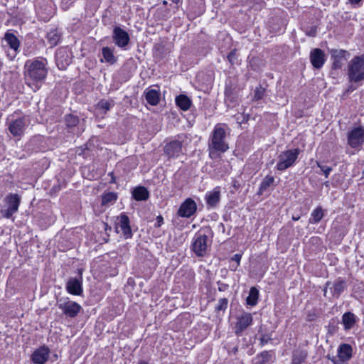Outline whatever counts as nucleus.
Returning a JSON list of instances; mask_svg holds the SVG:
<instances>
[{
	"label": "nucleus",
	"instance_id": "e433bc0d",
	"mask_svg": "<svg viewBox=\"0 0 364 364\" xmlns=\"http://www.w3.org/2000/svg\"><path fill=\"white\" fill-rule=\"evenodd\" d=\"M228 300L225 298L220 299L218 301V304L215 307L217 311H225L228 307Z\"/></svg>",
	"mask_w": 364,
	"mask_h": 364
},
{
	"label": "nucleus",
	"instance_id": "dca6fc26",
	"mask_svg": "<svg viewBox=\"0 0 364 364\" xmlns=\"http://www.w3.org/2000/svg\"><path fill=\"white\" fill-rule=\"evenodd\" d=\"M50 350L46 346L36 348L31 355V360L34 364H46L48 360Z\"/></svg>",
	"mask_w": 364,
	"mask_h": 364
},
{
	"label": "nucleus",
	"instance_id": "49530a36",
	"mask_svg": "<svg viewBox=\"0 0 364 364\" xmlns=\"http://www.w3.org/2000/svg\"><path fill=\"white\" fill-rule=\"evenodd\" d=\"M355 89H356V87H354L353 85H351L348 87V89H346V92L350 93V92H353V90H355Z\"/></svg>",
	"mask_w": 364,
	"mask_h": 364
},
{
	"label": "nucleus",
	"instance_id": "9b49d317",
	"mask_svg": "<svg viewBox=\"0 0 364 364\" xmlns=\"http://www.w3.org/2000/svg\"><path fill=\"white\" fill-rule=\"evenodd\" d=\"M197 204L191 198H186L180 205L177 215L181 218H189L197 211Z\"/></svg>",
	"mask_w": 364,
	"mask_h": 364
},
{
	"label": "nucleus",
	"instance_id": "c9c22d12",
	"mask_svg": "<svg viewBox=\"0 0 364 364\" xmlns=\"http://www.w3.org/2000/svg\"><path fill=\"white\" fill-rule=\"evenodd\" d=\"M65 121L68 127H74L78 122V118L73 114H67L65 117Z\"/></svg>",
	"mask_w": 364,
	"mask_h": 364
},
{
	"label": "nucleus",
	"instance_id": "7ed1b4c3",
	"mask_svg": "<svg viewBox=\"0 0 364 364\" xmlns=\"http://www.w3.org/2000/svg\"><path fill=\"white\" fill-rule=\"evenodd\" d=\"M347 76L349 82L362 84L364 81V55L354 56L348 62Z\"/></svg>",
	"mask_w": 364,
	"mask_h": 364
},
{
	"label": "nucleus",
	"instance_id": "13d9d810",
	"mask_svg": "<svg viewBox=\"0 0 364 364\" xmlns=\"http://www.w3.org/2000/svg\"><path fill=\"white\" fill-rule=\"evenodd\" d=\"M325 185H326V186H328V182H326V183H325Z\"/></svg>",
	"mask_w": 364,
	"mask_h": 364
},
{
	"label": "nucleus",
	"instance_id": "c756f323",
	"mask_svg": "<svg viewBox=\"0 0 364 364\" xmlns=\"http://www.w3.org/2000/svg\"><path fill=\"white\" fill-rule=\"evenodd\" d=\"M102 54L105 62L110 64L116 63L117 58L114 55V50L112 48L107 46L102 48Z\"/></svg>",
	"mask_w": 364,
	"mask_h": 364
},
{
	"label": "nucleus",
	"instance_id": "20e7f679",
	"mask_svg": "<svg viewBox=\"0 0 364 364\" xmlns=\"http://www.w3.org/2000/svg\"><path fill=\"white\" fill-rule=\"evenodd\" d=\"M211 245V240L202 232H196L191 243V250L198 257H204L207 255L208 248Z\"/></svg>",
	"mask_w": 364,
	"mask_h": 364
},
{
	"label": "nucleus",
	"instance_id": "09e8293b",
	"mask_svg": "<svg viewBox=\"0 0 364 364\" xmlns=\"http://www.w3.org/2000/svg\"><path fill=\"white\" fill-rule=\"evenodd\" d=\"M299 218H300L299 216H294V215L292 216V220H295V221L299 220Z\"/></svg>",
	"mask_w": 364,
	"mask_h": 364
},
{
	"label": "nucleus",
	"instance_id": "6e6d98bb",
	"mask_svg": "<svg viewBox=\"0 0 364 364\" xmlns=\"http://www.w3.org/2000/svg\"><path fill=\"white\" fill-rule=\"evenodd\" d=\"M223 289V287H219V290L222 291Z\"/></svg>",
	"mask_w": 364,
	"mask_h": 364
},
{
	"label": "nucleus",
	"instance_id": "2eb2a0df",
	"mask_svg": "<svg viewBox=\"0 0 364 364\" xmlns=\"http://www.w3.org/2000/svg\"><path fill=\"white\" fill-rule=\"evenodd\" d=\"M353 348L347 343L341 344L338 348V358H333L332 361L334 364H344L352 357Z\"/></svg>",
	"mask_w": 364,
	"mask_h": 364
},
{
	"label": "nucleus",
	"instance_id": "9d476101",
	"mask_svg": "<svg viewBox=\"0 0 364 364\" xmlns=\"http://www.w3.org/2000/svg\"><path fill=\"white\" fill-rule=\"evenodd\" d=\"M329 289L333 297L338 299L341 294L346 289L347 283L342 278H338L333 282H327L326 287L323 289L324 296H326L327 289Z\"/></svg>",
	"mask_w": 364,
	"mask_h": 364
},
{
	"label": "nucleus",
	"instance_id": "1a4fd4ad",
	"mask_svg": "<svg viewBox=\"0 0 364 364\" xmlns=\"http://www.w3.org/2000/svg\"><path fill=\"white\" fill-rule=\"evenodd\" d=\"M253 321L252 316L250 313L242 312L236 317V322L234 326V332L236 336H242V332L252 325Z\"/></svg>",
	"mask_w": 364,
	"mask_h": 364
},
{
	"label": "nucleus",
	"instance_id": "b1692460",
	"mask_svg": "<svg viewBox=\"0 0 364 364\" xmlns=\"http://www.w3.org/2000/svg\"><path fill=\"white\" fill-rule=\"evenodd\" d=\"M271 362H272V355L269 351L262 352L252 360V364H270Z\"/></svg>",
	"mask_w": 364,
	"mask_h": 364
},
{
	"label": "nucleus",
	"instance_id": "ddd939ff",
	"mask_svg": "<svg viewBox=\"0 0 364 364\" xmlns=\"http://www.w3.org/2000/svg\"><path fill=\"white\" fill-rule=\"evenodd\" d=\"M112 40L117 46L125 49L130 41V38L125 30L117 26L113 29Z\"/></svg>",
	"mask_w": 364,
	"mask_h": 364
},
{
	"label": "nucleus",
	"instance_id": "423d86ee",
	"mask_svg": "<svg viewBox=\"0 0 364 364\" xmlns=\"http://www.w3.org/2000/svg\"><path fill=\"white\" fill-rule=\"evenodd\" d=\"M6 124L10 133L14 136H21L26 126V118L24 117L14 118V115L11 114L8 117Z\"/></svg>",
	"mask_w": 364,
	"mask_h": 364
},
{
	"label": "nucleus",
	"instance_id": "473e14b6",
	"mask_svg": "<svg viewBox=\"0 0 364 364\" xmlns=\"http://www.w3.org/2000/svg\"><path fill=\"white\" fill-rule=\"evenodd\" d=\"M259 291L255 287H252L250 290L249 295L247 297V304L250 306H255L257 304Z\"/></svg>",
	"mask_w": 364,
	"mask_h": 364
},
{
	"label": "nucleus",
	"instance_id": "393cba45",
	"mask_svg": "<svg viewBox=\"0 0 364 364\" xmlns=\"http://www.w3.org/2000/svg\"><path fill=\"white\" fill-rule=\"evenodd\" d=\"M356 322L355 316L353 313L346 312L342 316V323L346 331L351 329Z\"/></svg>",
	"mask_w": 364,
	"mask_h": 364
},
{
	"label": "nucleus",
	"instance_id": "3c124183",
	"mask_svg": "<svg viewBox=\"0 0 364 364\" xmlns=\"http://www.w3.org/2000/svg\"><path fill=\"white\" fill-rule=\"evenodd\" d=\"M308 317H310V318H308V320H309V321H311V318H312V316H310V315H308Z\"/></svg>",
	"mask_w": 364,
	"mask_h": 364
},
{
	"label": "nucleus",
	"instance_id": "603ef678",
	"mask_svg": "<svg viewBox=\"0 0 364 364\" xmlns=\"http://www.w3.org/2000/svg\"><path fill=\"white\" fill-rule=\"evenodd\" d=\"M308 317H310V318H308V320H309V321H311V318H312V316H310V315H308Z\"/></svg>",
	"mask_w": 364,
	"mask_h": 364
},
{
	"label": "nucleus",
	"instance_id": "39448f33",
	"mask_svg": "<svg viewBox=\"0 0 364 364\" xmlns=\"http://www.w3.org/2000/svg\"><path fill=\"white\" fill-rule=\"evenodd\" d=\"M300 152L301 150L298 148L282 151L278 156L276 168L283 171L294 166Z\"/></svg>",
	"mask_w": 364,
	"mask_h": 364
},
{
	"label": "nucleus",
	"instance_id": "4c0bfd02",
	"mask_svg": "<svg viewBox=\"0 0 364 364\" xmlns=\"http://www.w3.org/2000/svg\"><path fill=\"white\" fill-rule=\"evenodd\" d=\"M318 167L320 168L321 171L323 172L326 178H328L331 171H332V168L330 166H327L321 164L320 162H316Z\"/></svg>",
	"mask_w": 364,
	"mask_h": 364
},
{
	"label": "nucleus",
	"instance_id": "0eeeda50",
	"mask_svg": "<svg viewBox=\"0 0 364 364\" xmlns=\"http://www.w3.org/2000/svg\"><path fill=\"white\" fill-rule=\"evenodd\" d=\"M6 208L1 210L4 218H11L18 210L21 202L20 197L17 194L11 193L5 198Z\"/></svg>",
	"mask_w": 364,
	"mask_h": 364
},
{
	"label": "nucleus",
	"instance_id": "4be33fe9",
	"mask_svg": "<svg viewBox=\"0 0 364 364\" xmlns=\"http://www.w3.org/2000/svg\"><path fill=\"white\" fill-rule=\"evenodd\" d=\"M66 289L71 294L80 295L82 292V282L77 278H72L67 282Z\"/></svg>",
	"mask_w": 364,
	"mask_h": 364
},
{
	"label": "nucleus",
	"instance_id": "f8f14e48",
	"mask_svg": "<svg viewBox=\"0 0 364 364\" xmlns=\"http://www.w3.org/2000/svg\"><path fill=\"white\" fill-rule=\"evenodd\" d=\"M55 62L60 70H65L72 62L70 51L67 48H60L55 53Z\"/></svg>",
	"mask_w": 364,
	"mask_h": 364
},
{
	"label": "nucleus",
	"instance_id": "79ce46f5",
	"mask_svg": "<svg viewBox=\"0 0 364 364\" xmlns=\"http://www.w3.org/2000/svg\"><path fill=\"white\" fill-rule=\"evenodd\" d=\"M235 58H236V53H235V50H232L231 51L228 55V59L229 60L230 63H234L235 60Z\"/></svg>",
	"mask_w": 364,
	"mask_h": 364
},
{
	"label": "nucleus",
	"instance_id": "6ab92c4d",
	"mask_svg": "<svg viewBox=\"0 0 364 364\" xmlns=\"http://www.w3.org/2000/svg\"><path fill=\"white\" fill-rule=\"evenodd\" d=\"M117 227L120 228L125 238H130L132 236V229L129 225V219L127 215L122 213L118 218Z\"/></svg>",
	"mask_w": 364,
	"mask_h": 364
},
{
	"label": "nucleus",
	"instance_id": "7c9ffc66",
	"mask_svg": "<svg viewBox=\"0 0 364 364\" xmlns=\"http://www.w3.org/2000/svg\"><path fill=\"white\" fill-rule=\"evenodd\" d=\"M274 178L273 176L269 175L266 176L260 183L257 192L258 195H262L264 192H265L269 188V187L274 183Z\"/></svg>",
	"mask_w": 364,
	"mask_h": 364
},
{
	"label": "nucleus",
	"instance_id": "412c9836",
	"mask_svg": "<svg viewBox=\"0 0 364 364\" xmlns=\"http://www.w3.org/2000/svg\"><path fill=\"white\" fill-rule=\"evenodd\" d=\"M206 204L209 208H215L218 205L220 200V191L218 187L215 188L213 191L205 194Z\"/></svg>",
	"mask_w": 364,
	"mask_h": 364
},
{
	"label": "nucleus",
	"instance_id": "f704fd0d",
	"mask_svg": "<svg viewBox=\"0 0 364 364\" xmlns=\"http://www.w3.org/2000/svg\"><path fill=\"white\" fill-rule=\"evenodd\" d=\"M47 39L51 47L55 46L59 41L60 36L56 31H51L47 34Z\"/></svg>",
	"mask_w": 364,
	"mask_h": 364
},
{
	"label": "nucleus",
	"instance_id": "bb28decb",
	"mask_svg": "<svg viewBox=\"0 0 364 364\" xmlns=\"http://www.w3.org/2000/svg\"><path fill=\"white\" fill-rule=\"evenodd\" d=\"M132 196L136 200L140 201L148 199L149 193L145 187L139 186L134 189Z\"/></svg>",
	"mask_w": 364,
	"mask_h": 364
},
{
	"label": "nucleus",
	"instance_id": "aec40b11",
	"mask_svg": "<svg viewBox=\"0 0 364 364\" xmlns=\"http://www.w3.org/2000/svg\"><path fill=\"white\" fill-rule=\"evenodd\" d=\"M310 60L312 65L319 69L325 63V54L321 49L315 48L310 53Z\"/></svg>",
	"mask_w": 364,
	"mask_h": 364
},
{
	"label": "nucleus",
	"instance_id": "58836bf2",
	"mask_svg": "<svg viewBox=\"0 0 364 364\" xmlns=\"http://www.w3.org/2000/svg\"><path fill=\"white\" fill-rule=\"evenodd\" d=\"M97 107L107 112L110 109L111 103L107 100H101L98 102Z\"/></svg>",
	"mask_w": 364,
	"mask_h": 364
},
{
	"label": "nucleus",
	"instance_id": "2f4dec72",
	"mask_svg": "<svg viewBox=\"0 0 364 364\" xmlns=\"http://www.w3.org/2000/svg\"><path fill=\"white\" fill-rule=\"evenodd\" d=\"M117 199V195L114 192H107L102 196V205L109 206L113 204Z\"/></svg>",
	"mask_w": 364,
	"mask_h": 364
},
{
	"label": "nucleus",
	"instance_id": "a18cd8bd",
	"mask_svg": "<svg viewBox=\"0 0 364 364\" xmlns=\"http://www.w3.org/2000/svg\"><path fill=\"white\" fill-rule=\"evenodd\" d=\"M164 223V218L162 216L159 215L156 218V223L155 226L156 227H160Z\"/></svg>",
	"mask_w": 364,
	"mask_h": 364
},
{
	"label": "nucleus",
	"instance_id": "72a5a7b5",
	"mask_svg": "<svg viewBox=\"0 0 364 364\" xmlns=\"http://www.w3.org/2000/svg\"><path fill=\"white\" fill-rule=\"evenodd\" d=\"M323 217V212L321 207H317L311 213L310 223H318Z\"/></svg>",
	"mask_w": 364,
	"mask_h": 364
},
{
	"label": "nucleus",
	"instance_id": "5701e85b",
	"mask_svg": "<svg viewBox=\"0 0 364 364\" xmlns=\"http://www.w3.org/2000/svg\"><path fill=\"white\" fill-rule=\"evenodd\" d=\"M144 94L149 105L155 106L159 102L161 94L159 90L146 89Z\"/></svg>",
	"mask_w": 364,
	"mask_h": 364
},
{
	"label": "nucleus",
	"instance_id": "a19ab883",
	"mask_svg": "<svg viewBox=\"0 0 364 364\" xmlns=\"http://www.w3.org/2000/svg\"><path fill=\"white\" fill-rule=\"evenodd\" d=\"M241 258H242V255H240V254H235L232 257V260L237 263L235 268H237L240 265Z\"/></svg>",
	"mask_w": 364,
	"mask_h": 364
},
{
	"label": "nucleus",
	"instance_id": "de8ad7c7",
	"mask_svg": "<svg viewBox=\"0 0 364 364\" xmlns=\"http://www.w3.org/2000/svg\"><path fill=\"white\" fill-rule=\"evenodd\" d=\"M267 341H267V339L264 336H262V337L261 338V343H262V345H264L265 343H267Z\"/></svg>",
	"mask_w": 364,
	"mask_h": 364
},
{
	"label": "nucleus",
	"instance_id": "c85d7f7f",
	"mask_svg": "<svg viewBox=\"0 0 364 364\" xmlns=\"http://www.w3.org/2000/svg\"><path fill=\"white\" fill-rule=\"evenodd\" d=\"M308 355V353L304 350H295L292 355V364H301L305 361Z\"/></svg>",
	"mask_w": 364,
	"mask_h": 364
},
{
	"label": "nucleus",
	"instance_id": "4d7b16f0",
	"mask_svg": "<svg viewBox=\"0 0 364 364\" xmlns=\"http://www.w3.org/2000/svg\"><path fill=\"white\" fill-rule=\"evenodd\" d=\"M223 289V287H219V290L222 291Z\"/></svg>",
	"mask_w": 364,
	"mask_h": 364
},
{
	"label": "nucleus",
	"instance_id": "4468645a",
	"mask_svg": "<svg viewBox=\"0 0 364 364\" xmlns=\"http://www.w3.org/2000/svg\"><path fill=\"white\" fill-rule=\"evenodd\" d=\"M348 143L352 148H357L364 143V129L362 127H358L349 132Z\"/></svg>",
	"mask_w": 364,
	"mask_h": 364
},
{
	"label": "nucleus",
	"instance_id": "5fc2aeb1",
	"mask_svg": "<svg viewBox=\"0 0 364 364\" xmlns=\"http://www.w3.org/2000/svg\"><path fill=\"white\" fill-rule=\"evenodd\" d=\"M163 4H164V5H166V4H167V1H163Z\"/></svg>",
	"mask_w": 364,
	"mask_h": 364
},
{
	"label": "nucleus",
	"instance_id": "8fccbe9b",
	"mask_svg": "<svg viewBox=\"0 0 364 364\" xmlns=\"http://www.w3.org/2000/svg\"><path fill=\"white\" fill-rule=\"evenodd\" d=\"M139 364H149L146 361H144V360H140L139 362Z\"/></svg>",
	"mask_w": 364,
	"mask_h": 364
},
{
	"label": "nucleus",
	"instance_id": "cd10ccee",
	"mask_svg": "<svg viewBox=\"0 0 364 364\" xmlns=\"http://www.w3.org/2000/svg\"><path fill=\"white\" fill-rule=\"evenodd\" d=\"M4 39L9 47L16 53L18 50L20 42L17 37L11 33H6Z\"/></svg>",
	"mask_w": 364,
	"mask_h": 364
},
{
	"label": "nucleus",
	"instance_id": "ea45409f",
	"mask_svg": "<svg viewBox=\"0 0 364 364\" xmlns=\"http://www.w3.org/2000/svg\"><path fill=\"white\" fill-rule=\"evenodd\" d=\"M364 0H348L349 4L353 8H359L363 5Z\"/></svg>",
	"mask_w": 364,
	"mask_h": 364
},
{
	"label": "nucleus",
	"instance_id": "f3484780",
	"mask_svg": "<svg viewBox=\"0 0 364 364\" xmlns=\"http://www.w3.org/2000/svg\"><path fill=\"white\" fill-rule=\"evenodd\" d=\"M330 53L333 60L332 68L335 70L341 69L346 60L348 52L345 50L332 49Z\"/></svg>",
	"mask_w": 364,
	"mask_h": 364
},
{
	"label": "nucleus",
	"instance_id": "37998d69",
	"mask_svg": "<svg viewBox=\"0 0 364 364\" xmlns=\"http://www.w3.org/2000/svg\"><path fill=\"white\" fill-rule=\"evenodd\" d=\"M264 90L261 89H257L255 92V98L259 100L263 97Z\"/></svg>",
	"mask_w": 364,
	"mask_h": 364
},
{
	"label": "nucleus",
	"instance_id": "f03ea898",
	"mask_svg": "<svg viewBox=\"0 0 364 364\" xmlns=\"http://www.w3.org/2000/svg\"><path fill=\"white\" fill-rule=\"evenodd\" d=\"M228 126L225 124H217L210 136L208 141L209 156L216 159L229 149L228 138Z\"/></svg>",
	"mask_w": 364,
	"mask_h": 364
},
{
	"label": "nucleus",
	"instance_id": "a211bd4d",
	"mask_svg": "<svg viewBox=\"0 0 364 364\" xmlns=\"http://www.w3.org/2000/svg\"><path fill=\"white\" fill-rule=\"evenodd\" d=\"M164 154L168 158H177L182 154V143L178 140H173L164 146Z\"/></svg>",
	"mask_w": 364,
	"mask_h": 364
},
{
	"label": "nucleus",
	"instance_id": "c03bdc74",
	"mask_svg": "<svg viewBox=\"0 0 364 364\" xmlns=\"http://www.w3.org/2000/svg\"><path fill=\"white\" fill-rule=\"evenodd\" d=\"M76 0H62L63 5L65 9H68L70 4L75 2Z\"/></svg>",
	"mask_w": 364,
	"mask_h": 364
},
{
	"label": "nucleus",
	"instance_id": "f257e3e1",
	"mask_svg": "<svg viewBox=\"0 0 364 364\" xmlns=\"http://www.w3.org/2000/svg\"><path fill=\"white\" fill-rule=\"evenodd\" d=\"M48 60L38 57L27 60L24 64V76L26 83L33 91L39 90L48 75Z\"/></svg>",
	"mask_w": 364,
	"mask_h": 364
},
{
	"label": "nucleus",
	"instance_id": "a878e982",
	"mask_svg": "<svg viewBox=\"0 0 364 364\" xmlns=\"http://www.w3.org/2000/svg\"><path fill=\"white\" fill-rule=\"evenodd\" d=\"M176 105L183 111H187L191 105V100L185 95H180L175 100Z\"/></svg>",
	"mask_w": 364,
	"mask_h": 364
},
{
	"label": "nucleus",
	"instance_id": "864d4df0",
	"mask_svg": "<svg viewBox=\"0 0 364 364\" xmlns=\"http://www.w3.org/2000/svg\"><path fill=\"white\" fill-rule=\"evenodd\" d=\"M308 317H310V318H308V320H309V321H311V318H312V316H310V315H308Z\"/></svg>",
	"mask_w": 364,
	"mask_h": 364
},
{
	"label": "nucleus",
	"instance_id": "6e6552de",
	"mask_svg": "<svg viewBox=\"0 0 364 364\" xmlns=\"http://www.w3.org/2000/svg\"><path fill=\"white\" fill-rule=\"evenodd\" d=\"M58 306L65 315L71 318L75 317L82 309L79 304L68 299H60Z\"/></svg>",
	"mask_w": 364,
	"mask_h": 364
}]
</instances>
